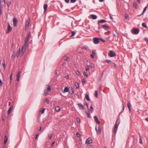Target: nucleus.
<instances>
[{"label":"nucleus","instance_id":"nucleus-44","mask_svg":"<svg viewBox=\"0 0 148 148\" xmlns=\"http://www.w3.org/2000/svg\"><path fill=\"white\" fill-rule=\"evenodd\" d=\"M2 7V6L1 5H0V16L1 15L2 11H1V8Z\"/></svg>","mask_w":148,"mask_h":148},{"label":"nucleus","instance_id":"nucleus-59","mask_svg":"<svg viewBox=\"0 0 148 148\" xmlns=\"http://www.w3.org/2000/svg\"><path fill=\"white\" fill-rule=\"evenodd\" d=\"M3 84V82H2L1 80V79H0V86H2Z\"/></svg>","mask_w":148,"mask_h":148},{"label":"nucleus","instance_id":"nucleus-34","mask_svg":"<svg viewBox=\"0 0 148 148\" xmlns=\"http://www.w3.org/2000/svg\"><path fill=\"white\" fill-rule=\"evenodd\" d=\"M20 77V75H16V80H17V81H19Z\"/></svg>","mask_w":148,"mask_h":148},{"label":"nucleus","instance_id":"nucleus-22","mask_svg":"<svg viewBox=\"0 0 148 148\" xmlns=\"http://www.w3.org/2000/svg\"><path fill=\"white\" fill-rule=\"evenodd\" d=\"M16 56V52L15 51H14L13 52V54L12 56V57L13 58V59L14 60L15 57Z\"/></svg>","mask_w":148,"mask_h":148},{"label":"nucleus","instance_id":"nucleus-36","mask_svg":"<svg viewBox=\"0 0 148 148\" xmlns=\"http://www.w3.org/2000/svg\"><path fill=\"white\" fill-rule=\"evenodd\" d=\"M71 33H72V34H71V36H73L75 35V32L74 31H72L71 32Z\"/></svg>","mask_w":148,"mask_h":148},{"label":"nucleus","instance_id":"nucleus-55","mask_svg":"<svg viewBox=\"0 0 148 148\" xmlns=\"http://www.w3.org/2000/svg\"><path fill=\"white\" fill-rule=\"evenodd\" d=\"M106 62L107 63H109L111 62V60H106Z\"/></svg>","mask_w":148,"mask_h":148},{"label":"nucleus","instance_id":"nucleus-2","mask_svg":"<svg viewBox=\"0 0 148 148\" xmlns=\"http://www.w3.org/2000/svg\"><path fill=\"white\" fill-rule=\"evenodd\" d=\"M28 46V42H25L24 45L23 46L21 50V54L22 56L23 55L24 53L26 51L27 48Z\"/></svg>","mask_w":148,"mask_h":148},{"label":"nucleus","instance_id":"nucleus-30","mask_svg":"<svg viewBox=\"0 0 148 148\" xmlns=\"http://www.w3.org/2000/svg\"><path fill=\"white\" fill-rule=\"evenodd\" d=\"M60 108L59 106H57L56 108V110L57 112H59L60 111Z\"/></svg>","mask_w":148,"mask_h":148},{"label":"nucleus","instance_id":"nucleus-52","mask_svg":"<svg viewBox=\"0 0 148 148\" xmlns=\"http://www.w3.org/2000/svg\"><path fill=\"white\" fill-rule=\"evenodd\" d=\"M76 135L77 137L78 138H79L80 136V134L79 133H76Z\"/></svg>","mask_w":148,"mask_h":148},{"label":"nucleus","instance_id":"nucleus-9","mask_svg":"<svg viewBox=\"0 0 148 148\" xmlns=\"http://www.w3.org/2000/svg\"><path fill=\"white\" fill-rule=\"evenodd\" d=\"M139 29L138 28L134 29L133 30V33L135 34H137L139 33Z\"/></svg>","mask_w":148,"mask_h":148},{"label":"nucleus","instance_id":"nucleus-45","mask_svg":"<svg viewBox=\"0 0 148 148\" xmlns=\"http://www.w3.org/2000/svg\"><path fill=\"white\" fill-rule=\"evenodd\" d=\"M29 38L26 37L25 40V42H28V41L29 40Z\"/></svg>","mask_w":148,"mask_h":148},{"label":"nucleus","instance_id":"nucleus-29","mask_svg":"<svg viewBox=\"0 0 148 148\" xmlns=\"http://www.w3.org/2000/svg\"><path fill=\"white\" fill-rule=\"evenodd\" d=\"M45 108H42V109L40 110V112H41L42 114H43L45 111Z\"/></svg>","mask_w":148,"mask_h":148},{"label":"nucleus","instance_id":"nucleus-38","mask_svg":"<svg viewBox=\"0 0 148 148\" xmlns=\"http://www.w3.org/2000/svg\"><path fill=\"white\" fill-rule=\"evenodd\" d=\"M142 26L144 27H147V26L145 23H143L142 24Z\"/></svg>","mask_w":148,"mask_h":148},{"label":"nucleus","instance_id":"nucleus-48","mask_svg":"<svg viewBox=\"0 0 148 148\" xmlns=\"http://www.w3.org/2000/svg\"><path fill=\"white\" fill-rule=\"evenodd\" d=\"M122 105H123L122 111L121 112V113H122L123 111L124 110V109H125V107H124V106L123 104H122Z\"/></svg>","mask_w":148,"mask_h":148},{"label":"nucleus","instance_id":"nucleus-46","mask_svg":"<svg viewBox=\"0 0 148 148\" xmlns=\"http://www.w3.org/2000/svg\"><path fill=\"white\" fill-rule=\"evenodd\" d=\"M76 74L77 75H80V73L79 71H76Z\"/></svg>","mask_w":148,"mask_h":148},{"label":"nucleus","instance_id":"nucleus-62","mask_svg":"<svg viewBox=\"0 0 148 148\" xmlns=\"http://www.w3.org/2000/svg\"><path fill=\"white\" fill-rule=\"evenodd\" d=\"M128 17V15L127 14H125V17L126 18H127Z\"/></svg>","mask_w":148,"mask_h":148},{"label":"nucleus","instance_id":"nucleus-12","mask_svg":"<svg viewBox=\"0 0 148 148\" xmlns=\"http://www.w3.org/2000/svg\"><path fill=\"white\" fill-rule=\"evenodd\" d=\"M94 119L95 121L97 123L99 124L100 122L99 121L98 119L97 116H95L94 117Z\"/></svg>","mask_w":148,"mask_h":148},{"label":"nucleus","instance_id":"nucleus-53","mask_svg":"<svg viewBox=\"0 0 148 148\" xmlns=\"http://www.w3.org/2000/svg\"><path fill=\"white\" fill-rule=\"evenodd\" d=\"M83 74H84V75L85 76H86L87 77L88 76V74L85 72H84Z\"/></svg>","mask_w":148,"mask_h":148},{"label":"nucleus","instance_id":"nucleus-61","mask_svg":"<svg viewBox=\"0 0 148 148\" xmlns=\"http://www.w3.org/2000/svg\"><path fill=\"white\" fill-rule=\"evenodd\" d=\"M99 40L100 41H102V42H105V40H103V39H102V38H100V39H99Z\"/></svg>","mask_w":148,"mask_h":148},{"label":"nucleus","instance_id":"nucleus-20","mask_svg":"<svg viewBox=\"0 0 148 148\" xmlns=\"http://www.w3.org/2000/svg\"><path fill=\"white\" fill-rule=\"evenodd\" d=\"M106 20H99L98 22V23L99 25V24L100 23H104L106 22Z\"/></svg>","mask_w":148,"mask_h":148},{"label":"nucleus","instance_id":"nucleus-6","mask_svg":"<svg viewBox=\"0 0 148 148\" xmlns=\"http://www.w3.org/2000/svg\"><path fill=\"white\" fill-rule=\"evenodd\" d=\"M13 25L14 27L17 26V24L18 23V21L16 18L14 17L13 18Z\"/></svg>","mask_w":148,"mask_h":148},{"label":"nucleus","instance_id":"nucleus-28","mask_svg":"<svg viewBox=\"0 0 148 148\" xmlns=\"http://www.w3.org/2000/svg\"><path fill=\"white\" fill-rule=\"evenodd\" d=\"M75 85L76 87L77 88H78L79 87V84L77 82H75Z\"/></svg>","mask_w":148,"mask_h":148},{"label":"nucleus","instance_id":"nucleus-41","mask_svg":"<svg viewBox=\"0 0 148 148\" xmlns=\"http://www.w3.org/2000/svg\"><path fill=\"white\" fill-rule=\"evenodd\" d=\"M139 143L140 144H143V142H142V139H141V137H140V138L139 139Z\"/></svg>","mask_w":148,"mask_h":148},{"label":"nucleus","instance_id":"nucleus-33","mask_svg":"<svg viewBox=\"0 0 148 148\" xmlns=\"http://www.w3.org/2000/svg\"><path fill=\"white\" fill-rule=\"evenodd\" d=\"M86 114L89 117H90V114L89 113V111L86 112Z\"/></svg>","mask_w":148,"mask_h":148},{"label":"nucleus","instance_id":"nucleus-56","mask_svg":"<svg viewBox=\"0 0 148 148\" xmlns=\"http://www.w3.org/2000/svg\"><path fill=\"white\" fill-rule=\"evenodd\" d=\"M77 0H70L71 2L72 3H74Z\"/></svg>","mask_w":148,"mask_h":148},{"label":"nucleus","instance_id":"nucleus-4","mask_svg":"<svg viewBox=\"0 0 148 148\" xmlns=\"http://www.w3.org/2000/svg\"><path fill=\"white\" fill-rule=\"evenodd\" d=\"M108 55L110 57H115L116 56V54L115 53L112 51H110Z\"/></svg>","mask_w":148,"mask_h":148},{"label":"nucleus","instance_id":"nucleus-27","mask_svg":"<svg viewBox=\"0 0 148 148\" xmlns=\"http://www.w3.org/2000/svg\"><path fill=\"white\" fill-rule=\"evenodd\" d=\"M53 136V134H48V137L49 139H51Z\"/></svg>","mask_w":148,"mask_h":148},{"label":"nucleus","instance_id":"nucleus-32","mask_svg":"<svg viewBox=\"0 0 148 148\" xmlns=\"http://www.w3.org/2000/svg\"><path fill=\"white\" fill-rule=\"evenodd\" d=\"M90 111L92 112H93V106L92 105L90 107Z\"/></svg>","mask_w":148,"mask_h":148},{"label":"nucleus","instance_id":"nucleus-25","mask_svg":"<svg viewBox=\"0 0 148 148\" xmlns=\"http://www.w3.org/2000/svg\"><path fill=\"white\" fill-rule=\"evenodd\" d=\"M47 7L48 5L47 4H45L44 5L43 8L45 12L46 11Z\"/></svg>","mask_w":148,"mask_h":148},{"label":"nucleus","instance_id":"nucleus-42","mask_svg":"<svg viewBox=\"0 0 148 148\" xmlns=\"http://www.w3.org/2000/svg\"><path fill=\"white\" fill-rule=\"evenodd\" d=\"M90 67L91 68H93L94 67V65L93 64L91 63L90 65Z\"/></svg>","mask_w":148,"mask_h":148},{"label":"nucleus","instance_id":"nucleus-39","mask_svg":"<svg viewBox=\"0 0 148 148\" xmlns=\"http://www.w3.org/2000/svg\"><path fill=\"white\" fill-rule=\"evenodd\" d=\"M89 70V67L87 65L86 66V71H88Z\"/></svg>","mask_w":148,"mask_h":148},{"label":"nucleus","instance_id":"nucleus-43","mask_svg":"<svg viewBox=\"0 0 148 148\" xmlns=\"http://www.w3.org/2000/svg\"><path fill=\"white\" fill-rule=\"evenodd\" d=\"M133 5L135 8L137 7V4L136 3V2H134Z\"/></svg>","mask_w":148,"mask_h":148},{"label":"nucleus","instance_id":"nucleus-15","mask_svg":"<svg viewBox=\"0 0 148 148\" xmlns=\"http://www.w3.org/2000/svg\"><path fill=\"white\" fill-rule=\"evenodd\" d=\"M127 107L129 109V112H130L131 111V104L130 102H128L127 103Z\"/></svg>","mask_w":148,"mask_h":148},{"label":"nucleus","instance_id":"nucleus-13","mask_svg":"<svg viewBox=\"0 0 148 148\" xmlns=\"http://www.w3.org/2000/svg\"><path fill=\"white\" fill-rule=\"evenodd\" d=\"M13 106H11L9 110H8V114H9L11 112V111H12V110L13 109Z\"/></svg>","mask_w":148,"mask_h":148},{"label":"nucleus","instance_id":"nucleus-37","mask_svg":"<svg viewBox=\"0 0 148 148\" xmlns=\"http://www.w3.org/2000/svg\"><path fill=\"white\" fill-rule=\"evenodd\" d=\"M147 8V6H146L144 9L142 14H143V13L146 11Z\"/></svg>","mask_w":148,"mask_h":148},{"label":"nucleus","instance_id":"nucleus-3","mask_svg":"<svg viewBox=\"0 0 148 148\" xmlns=\"http://www.w3.org/2000/svg\"><path fill=\"white\" fill-rule=\"evenodd\" d=\"M95 130L96 132V133L98 134H100L101 132V128L100 125H99L98 127V129L97 128V126L95 127Z\"/></svg>","mask_w":148,"mask_h":148},{"label":"nucleus","instance_id":"nucleus-10","mask_svg":"<svg viewBox=\"0 0 148 148\" xmlns=\"http://www.w3.org/2000/svg\"><path fill=\"white\" fill-rule=\"evenodd\" d=\"M102 28L105 30H107L110 29V28L109 26L107 25H102Z\"/></svg>","mask_w":148,"mask_h":148},{"label":"nucleus","instance_id":"nucleus-23","mask_svg":"<svg viewBox=\"0 0 148 148\" xmlns=\"http://www.w3.org/2000/svg\"><path fill=\"white\" fill-rule=\"evenodd\" d=\"M21 50L20 49H19L16 52V56L17 57H18L20 55Z\"/></svg>","mask_w":148,"mask_h":148},{"label":"nucleus","instance_id":"nucleus-16","mask_svg":"<svg viewBox=\"0 0 148 148\" xmlns=\"http://www.w3.org/2000/svg\"><path fill=\"white\" fill-rule=\"evenodd\" d=\"M47 90L49 92H50L51 91V86L50 85H47L46 86Z\"/></svg>","mask_w":148,"mask_h":148},{"label":"nucleus","instance_id":"nucleus-1","mask_svg":"<svg viewBox=\"0 0 148 148\" xmlns=\"http://www.w3.org/2000/svg\"><path fill=\"white\" fill-rule=\"evenodd\" d=\"M119 123V120L118 119H117L115 124L114 129L113 131V132L114 133V135H115L116 134Z\"/></svg>","mask_w":148,"mask_h":148},{"label":"nucleus","instance_id":"nucleus-60","mask_svg":"<svg viewBox=\"0 0 148 148\" xmlns=\"http://www.w3.org/2000/svg\"><path fill=\"white\" fill-rule=\"evenodd\" d=\"M11 3V2L10 1L8 2L7 3V5H8V7H9Z\"/></svg>","mask_w":148,"mask_h":148},{"label":"nucleus","instance_id":"nucleus-40","mask_svg":"<svg viewBox=\"0 0 148 148\" xmlns=\"http://www.w3.org/2000/svg\"><path fill=\"white\" fill-rule=\"evenodd\" d=\"M95 96L97 97H98V91H95Z\"/></svg>","mask_w":148,"mask_h":148},{"label":"nucleus","instance_id":"nucleus-14","mask_svg":"<svg viewBox=\"0 0 148 148\" xmlns=\"http://www.w3.org/2000/svg\"><path fill=\"white\" fill-rule=\"evenodd\" d=\"M69 88L68 87H66L65 88L63 91V92L64 93H65L67 92H69Z\"/></svg>","mask_w":148,"mask_h":148},{"label":"nucleus","instance_id":"nucleus-24","mask_svg":"<svg viewBox=\"0 0 148 148\" xmlns=\"http://www.w3.org/2000/svg\"><path fill=\"white\" fill-rule=\"evenodd\" d=\"M74 89L73 88H71L70 89V90L69 92V93L71 94H73L74 93Z\"/></svg>","mask_w":148,"mask_h":148},{"label":"nucleus","instance_id":"nucleus-21","mask_svg":"<svg viewBox=\"0 0 148 148\" xmlns=\"http://www.w3.org/2000/svg\"><path fill=\"white\" fill-rule=\"evenodd\" d=\"M90 16L91 18L93 20L96 19L97 18V16L95 15L91 14Z\"/></svg>","mask_w":148,"mask_h":148},{"label":"nucleus","instance_id":"nucleus-64","mask_svg":"<svg viewBox=\"0 0 148 148\" xmlns=\"http://www.w3.org/2000/svg\"><path fill=\"white\" fill-rule=\"evenodd\" d=\"M145 41L146 42L147 44L148 45V39H145Z\"/></svg>","mask_w":148,"mask_h":148},{"label":"nucleus","instance_id":"nucleus-35","mask_svg":"<svg viewBox=\"0 0 148 148\" xmlns=\"http://www.w3.org/2000/svg\"><path fill=\"white\" fill-rule=\"evenodd\" d=\"M63 58L64 60L67 61L68 59V57L66 56H64Z\"/></svg>","mask_w":148,"mask_h":148},{"label":"nucleus","instance_id":"nucleus-50","mask_svg":"<svg viewBox=\"0 0 148 148\" xmlns=\"http://www.w3.org/2000/svg\"><path fill=\"white\" fill-rule=\"evenodd\" d=\"M2 64L3 66L4 67V69H5V61H4V62L2 63Z\"/></svg>","mask_w":148,"mask_h":148},{"label":"nucleus","instance_id":"nucleus-31","mask_svg":"<svg viewBox=\"0 0 148 148\" xmlns=\"http://www.w3.org/2000/svg\"><path fill=\"white\" fill-rule=\"evenodd\" d=\"M44 102H46L48 103H49V99L47 98H46L45 100H44Z\"/></svg>","mask_w":148,"mask_h":148},{"label":"nucleus","instance_id":"nucleus-19","mask_svg":"<svg viewBox=\"0 0 148 148\" xmlns=\"http://www.w3.org/2000/svg\"><path fill=\"white\" fill-rule=\"evenodd\" d=\"M8 137H7V136H5V138H4V145H5L6 144L7 142L8 141Z\"/></svg>","mask_w":148,"mask_h":148},{"label":"nucleus","instance_id":"nucleus-51","mask_svg":"<svg viewBox=\"0 0 148 148\" xmlns=\"http://www.w3.org/2000/svg\"><path fill=\"white\" fill-rule=\"evenodd\" d=\"M12 73L10 76V83H11V81H12Z\"/></svg>","mask_w":148,"mask_h":148},{"label":"nucleus","instance_id":"nucleus-8","mask_svg":"<svg viewBox=\"0 0 148 148\" xmlns=\"http://www.w3.org/2000/svg\"><path fill=\"white\" fill-rule=\"evenodd\" d=\"M12 27L10 26V24L8 23L6 33L7 34L9 33L12 30Z\"/></svg>","mask_w":148,"mask_h":148},{"label":"nucleus","instance_id":"nucleus-49","mask_svg":"<svg viewBox=\"0 0 148 148\" xmlns=\"http://www.w3.org/2000/svg\"><path fill=\"white\" fill-rule=\"evenodd\" d=\"M5 3V0H0V3L2 4V3Z\"/></svg>","mask_w":148,"mask_h":148},{"label":"nucleus","instance_id":"nucleus-57","mask_svg":"<svg viewBox=\"0 0 148 148\" xmlns=\"http://www.w3.org/2000/svg\"><path fill=\"white\" fill-rule=\"evenodd\" d=\"M92 54H93V55H95V50H93L92 51Z\"/></svg>","mask_w":148,"mask_h":148},{"label":"nucleus","instance_id":"nucleus-17","mask_svg":"<svg viewBox=\"0 0 148 148\" xmlns=\"http://www.w3.org/2000/svg\"><path fill=\"white\" fill-rule=\"evenodd\" d=\"M47 90L46 89H45L44 90V93L43 94V95L47 96L49 95V93Z\"/></svg>","mask_w":148,"mask_h":148},{"label":"nucleus","instance_id":"nucleus-58","mask_svg":"<svg viewBox=\"0 0 148 148\" xmlns=\"http://www.w3.org/2000/svg\"><path fill=\"white\" fill-rule=\"evenodd\" d=\"M77 121L79 123L80 122V119L79 118H77Z\"/></svg>","mask_w":148,"mask_h":148},{"label":"nucleus","instance_id":"nucleus-54","mask_svg":"<svg viewBox=\"0 0 148 148\" xmlns=\"http://www.w3.org/2000/svg\"><path fill=\"white\" fill-rule=\"evenodd\" d=\"M82 82L84 84H86V80L84 79H82Z\"/></svg>","mask_w":148,"mask_h":148},{"label":"nucleus","instance_id":"nucleus-18","mask_svg":"<svg viewBox=\"0 0 148 148\" xmlns=\"http://www.w3.org/2000/svg\"><path fill=\"white\" fill-rule=\"evenodd\" d=\"M78 106L80 109H84V107L83 106L81 103H79L77 104Z\"/></svg>","mask_w":148,"mask_h":148},{"label":"nucleus","instance_id":"nucleus-7","mask_svg":"<svg viewBox=\"0 0 148 148\" xmlns=\"http://www.w3.org/2000/svg\"><path fill=\"white\" fill-rule=\"evenodd\" d=\"M93 41L94 43L95 44H97L99 43V39L97 38H94Z\"/></svg>","mask_w":148,"mask_h":148},{"label":"nucleus","instance_id":"nucleus-63","mask_svg":"<svg viewBox=\"0 0 148 148\" xmlns=\"http://www.w3.org/2000/svg\"><path fill=\"white\" fill-rule=\"evenodd\" d=\"M65 77L66 79H69V76L68 75H66L65 76Z\"/></svg>","mask_w":148,"mask_h":148},{"label":"nucleus","instance_id":"nucleus-26","mask_svg":"<svg viewBox=\"0 0 148 148\" xmlns=\"http://www.w3.org/2000/svg\"><path fill=\"white\" fill-rule=\"evenodd\" d=\"M85 98L88 101H89L90 100V99L88 95L86 94L85 95Z\"/></svg>","mask_w":148,"mask_h":148},{"label":"nucleus","instance_id":"nucleus-11","mask_svg":"<svg viewBox=\"0 0 148 148\" xmlns=\"http://www.w3.org/2000/svg\"><path fill=\"white\" fill-rule=\"evenodd\" d=\"M30 19V18H28L27 20L26 21L25 23V26L26 27H28L29 24Z\"/></svg>","mask_w":148,"mask_h":148},{"label":"nucleus","instance_id":"nucleus-47","mask_svg":"<svg viewBox=\"0 0 148 148\" xmlns=\"http://www.w3.org/2000/svg\"><path fill=\"white\" fill-rule=\"evenodd\" d=\"M122 105H123L122 111L121 112V113H122L123 111L124 110V109H125V107H124V106L123 104H122Z\"/></svg>","mask_w":148,"mask_h":148},{"label":"nucleus","instance_id":"nucleus-5","mask_svg":"<svg viewBox=\"0 0 148 148\" xmlns=\"http://www.w3.org/2000/svg\"><path fill=\"white\" fill-rule=\"evenodd\" d=\"M92 143V139L90 138H89L86 140L85 143L86 144H88L91 143Z\"/></svg>","mask_w":148,"mask_h":148}]
</instances>
